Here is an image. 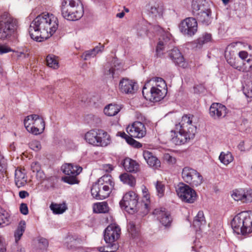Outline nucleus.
<instances>
[{
    "instance_id": "40",
    "label": "nucleus",
    "mask_w": 252,
    "mask_h": 252,
    "mask_svg": "<svg viewBox=\"0 0 252 252\" xmlns=\"http://www.w3.org/2000/svg\"><path fill=\"white\" fill-rule=\"evenodd\" d=\"M50 208L55 214H63L67 209L65 204H58L54 203L51 204Z\"/></svg>"
},
{
    "instance_id": "63",
    "label": "nucleus",
    "mask_w": 252,
    "mask_h": 252,
    "mask_svg": "<svg viewBox=\"0 0 252 252\" xmlns=\"http://www.w3.org/2000/svg\"><path fill=\"white\" fill-rule=\"evenodd\" d=\"M248 123V120L247 119H244L243 120V123L245 125L247 124Z\"/></svg>"
},
{
    "instance_id": "36",
    "label": "nucleus",
    "mask_w": 252,
    "mask_h": 252,
    "mask_svg": "<svg viewBox=\"0 0 252 252\" xmlns=\"http://www.w3.org/2000/svg\"><path fill=\"white\" fill-rule=\"evenodd\" d=\"M117 136H120L122 138L125 139L128 144L135 147L139 148L142 146L141 143L137 142L130 135H127L125 132L119 131L117 133Z\"/></svg>"
},
{
    "instance_id": "13",
    "label": "nucleus",
    "mask_w": 252,
    "mask_h": 252,
    "mask_svg": "<svg viewBox=\"0 0 252 252\" xmlns=\"http://www.w3.org/2000/svg\"><path fill=\"white\" fill-rule=\"evenodd\" d=\"M120 233L121 228L115 223L109 225L104 230V239L105 242L109 244V246L114 247V250L117 249V246L114 242L119 239Z\"/></svg>"
},
{
    "instance_id": "38",
    "label": "nucleus",
    "mask_w": 252,
    "mask_h": 252,
    "mask_svg": "<svg viewBox=\"0 0 252 252\" xmlns=\"http://www.w3.org/2000/svg\"><path fill=\"white\" fill-rule=\"evenodd\" d=\"M58 57L53 55H49L46 57L47 65L53 69H57L59 67V62Z\"/></svg>"
},
{
    "instance_id": "64",
    "label": "nucleus",
    "mask_w": 252,
    "mask_h": 252,
    "mask_svg": "<svg viewBox=\"0 0 252 252\" xmlns=\"http://www.w3.org/2000/svg\"><path fill=\"white\" fill-rule=\"evenodd\" d=\"M222 0L223 2L225 4L227 3L229 1V0Z\"/></svg>"
},
{
    "instance_id": "11",
    "label": "nucleus",
    "mask_w": 252,
    "mask_h": 252,
    "mask_svg": "<svg viewBox=\"0 0 252 252\" xmlns=\"http://www.w3.org/2000/svg\"><path fill=\"white\" fill-rule=\"evenodd\" d=\"M138 195L135 192L130 191L126 192L120 202L121 208L129 214H133L137 210Z\"/></svg>"
},
{
    "instance_id": "1",
    "label": "nucleus",
    "mask_w": 252,
    "mask_h": 252,
    "mask_svg": "<svg viewBox=\"0 0 252 252\" xmlns=\"http://www.w3.org/2000/svg\"><path fill=\"white\" fill-rule=\"evenodd\" d=\"M58 28V19L49 13L37 16L31 23L29 29L32 39L41 42L51 37Z\"/></svg>"
},
{
    "instance_id": "29",
    "label": "nucleus",
    "mask_w": 252,
    "mask_h": 252,
    "mask_svg": "<svg viewBox=\"0 0 252 252\" xmlns=\"http://www.w3.org/2000/svg\"><path fill=\"white\" fill-rule=\"evenodd\" d=\"M206 224V221L202 211H199L195 217L193 226L196 228V230H200L202 227L204 226Z\"/></svg>"
},
{
    "instance_id": "62",
    "label": "nucleus",
    "mask_w": 252,
    "mask_h": 252,
    "mask_svg": "<svg viewBox=\"0 0 252 252\" xmlns=\"http://www.w3.org/2000/svg\"><path fill=\"white\" fill-rule=\"evenodd\" d=\"M10 149L11 150H14L15 147H14V143H13L12 144H10Z\"/></svg>"
},
{
    "instance_id": "60",
    "label": "nucleus",
    "mask_w": 252,
    "mask_h": 252,
    "mask_svg": "<svg viewBox=\"0 0 252 252\" xmlns=\"http://www.w3.org/2000/svg\"><path fill=\"white\" fill-rule=\"evenodd\" d=\"M37 176H39L40 178H42V179H43L44 178V175L43 172H42V174H37Z\"/></svg>"
},
{
    "instance_id": "56",
    "label": "nucleus",
    "mask_w": 252,
    "mask_h": 252,
    "mask_svg": "<svg viewBox=\"0 0 252 252\" xmlns=\"http://www.w3.org/2000/svg\"><path fill=\"white\" fill-rule=\"evenodd\" d=\"M17 53V56L18 58H26L29 56V54L27 52H25L24 51H21V52H16Z\"/></svg>"
},
{
    "instance_id": "15",
    "label": "nucleus",
    "mask_w": 252,
    "mask_h": 252,
    "mask_svg": "<svg viewBox=\"0 0 252 252\" xmlns=\"http://www.w3.org/2000/svg\"><path fill=\"white\" fill-rule=\"evenodd\" d=\"M127 132L132 138H141L146 134V128L143 123L139 121L133 122L126 128Z\"/></svg>"
},
{
    "instance_id": "16",
    "label": "nucleus",
    "mask_w": 252,
    "mask_h": 252,
    "mask_svg": "<svg viewBox=\"0 0 252 252\" xmlns=\"http://www.w3.org/2000/svg\"><path fill=\"white\" fill-rule=\"evenodd\" d=\"M236 201L241 200L244 203L252 202V189H235L231 194Z\"/></svg>"
},
{
    "instance_id": "59",
    "label": "nucleus",
    "mask_w": 252,
    "mask_h": 252,
    "mask_svg": "<svg viewBox=\"0 0 252 252\" xmlns=\"http://www.w3.org/2000/svg\"><path fill=\"white\" fill-rule=\"evenodd\" d=\"M125 13L122 12L117 14V17L120 18H122L124 16Z\"/></svg>"
},
{
    "instance_id": "4",
    "label": "nucleus",
    "mask_w": 252,
    "mask_h": 252,
    "mask_svg": "<svg viewBox=\"0 0 252 252\" xmlns=\"http://www.w3.org/2000/svg\"><path fill=\"white\" fill-rule=\"evenodd\" d=\"M61 12L62 15L66 20L76 21L83 15V5L80 0H63Z\"/></svg>"
},
{
    "instance_id": "57",
    "label": "nucleus",
    "mask_w": 252,
    "mask_h": 252,
    "mask_svg": "<svg viewBox=\"0 0 252 252\" xmlns=\"http://www.w3.org/2000/svg\"><path fill=\"white\" fill-rule=\"evenodd\" d=\"M128 229L131 233L136 231L135 226L133 222H130L129 223Z\"/></svg>"
},
{
    "instance_id": "27",
    "label": "nucleus",
    "mask_w": 252,
    "mask_h": 252,
    "mask_svg": "<svg viewBox=\"0 0 252 252\" xmlns=\"http://www.w3.org/2000/svg\"><path fill=\"white\" fill-rule=\"evenodd\" d=\"M27 177L25 170L17 169L15 172V182L18 188L22 187L27 183Z\"/></svg>"
},
{
    "instance_id": "14",
    "label": "nucleus",
    "mask_w": 252,
    "mask_h": 252,
    "mask_svg": "<svg viewBox=\"0 0 252 252\" xmlns=\"http://www.w3.org/2000/svg\"><path fill=\"white\" fill-rule=\"evenodd\" d=\"M197 27V22L192 17L187 18L183 20L179 27L181 32L189 36H192L195 34Z\"/></svg>"
},
{
    "instance_id": "23",
    "label": "nucleus",
    "mask_w": 252,
    "mask_h": 252,
    "mask_svg": "<svg viewBox=\"0 0 252 252\" xmlns=\"http://www.w3.org/2000/svg\"><path fill=\"white\" fill-rule=\"evenodd\" d=\"M169 58L177 65L185 67L186 63L184 61V58L182 55L181 52L177 48H174L171 50L168 53Z\"/></svg>"
},
{
    "instance_id": "26",
    "label": "nucleus",
    "mask_w": 252,
    "mask_h": 252,
    "mask_svg": "<svg viewBox=\"0 0 252 252\" xmlns=\"http://www.w3.org/2000/svg\"><path fill=\"white\" fill-rule=\"evenodd\" d=\"M192 12L195 16L198 13L205 10L209 7V5L205 0H192Z\"/></svg>"
},
{
    "instance_id": "33",
    "label": "nucleus",
    "mask_w": 252,
    "mask_h": 252,
    "mask_svg": "<svg viewBox=\"0 0 252 252\" xmlns=\"http://www.w3.org/2000/svg\"><path fill=\"white\" fill-rule=\"evenodd\" d=\"M219 159L221 163L224 165H227L233 161L234 157L230 152H221L220 155Z\"/></svg>"
},
{
    "instance_id": "53",
    "label": "nucleus",
    "mask_w": 252,
    "mask_h": 252,
    "mask_svg": "<svg viewBox=\"0 0 252 252\" xmlns=\"http://www.w3.org/2000/svg\"><path fill=\"white\" fill-rule=\"evenodd\" d=\"M6 245L4 239L0 235V252H6Z\"/></svg>"
},
{
    "instance_id": "37",
    "label": "nucleus",
    "mask_w": 252,
    "mask_h": 252,
    "mask_svg": "<svg viewBox=\"0 0 252 252\" xmlns=\"http://www.w3.org/2000/svg\"><path fill=\"white\" fill-rule=\"evenodd\" d=\"M120 180L124 184L130 187H133L135 185L136 181L134 177L131 175L125 173L120 175Z\"/></svg>"
},
{
    "instance_id": "24",
    "label": "nucleus",
    "mask_w": 252,
    "mask_h": 252,
    "mask_svg": "<svg viewBox=\"0 0 252 252\" xmlns=\"http://www.w3.org/2000/svg\"><path fill=\"white\" fill-rule=\"evenodd\" d=\"M103 188H102L100 185L94 183L91 189V194L93 197L98 200H102L108 197L111 192L104 193Z\"/></svg>"
},
{
    "instance_id": "47",
    "label": "nucleus",
    "mask_w": 252,
    "mask_h": 252,
    "mask_svg": "<svg viewBox=\"0 0 252 252\" xmlns=\"http://www.w3.org/2000/svg\"><path fill=\"white\" fill-rule=\"evenodd\" d=\"M13 51L12 49L6 45L0 44V54L2 55Z\"/></svg>"
},
{
    "instance_id": "42",
    "label": "nucleus",
    "mask_w": 252,
    "mask_h": 252,
    "mask_svg": "<svg viewBox=\"0 0 252 252\" xmlns=\"http://www.w3.org/2000/svg\"><path fill=\"white\" fill-rule=\"evenodd\" d=\"M243 92L248 97L252 98V79L248 80L243 86Z\"/></svg>"
},
{
    "instance_id": "61",
    "label": "nucleus",
    "mask_w": 252,
    "mask_h": 252,
    "mask_svg": "<svg viewBox=\"0 0 252 252\" xmlns=\"http://www.w3.org/2000/svg\"><path fill=\"white\" fill-rule=\"evenodd\" d=\"M144 198L147 201H148L149 200L150 197L147 194H146L144 195Z\"/></svg>"
},
{
    "instance_id": "50",
    "label": "nucleus",
    "mask_w": 252,
    "mask_h": 252,
    "mask_svg": "<svg viewBox=\"0 0 252 252\" xmlns=\"http://www.w3.org/2000/svg\"><path fill=\"white\" fill-rule=\"evenodd\" d=\"M211 39V34L209 33H206L205 35L199 39V42L202 43L208 42Z\"/></svg>"
},
{
    "instance_id": "10",
    "label": "nucleus",
    "mask_w": 252,
    "mask_h": 252,
    "mask_svg": "<svg viewBox=\"0 0 252 252\" xmlns=\"http://www.w3.org/2000/svg\"><path fill=\"white\" fill-rule=\"evenodd\" d=\"M182 176L185 182L193 187L200 186L203 182L201 175L196 170L189 167L183 169Z\"/></svg>"
},
{
    "instance_id": "48",
    "label": "nucleus",
    "mask_w": 252,
    "mask_h": 252,
    "mask_svg": "<svg viewBox=\"0 0 252 252\" xmlns=\"http://www.w3.org/2000/svg\"><path fill=\"white\" fill-rule=\"evenodd\" d=\"M164 159L167 161L169 164H173L176 162V159L174 157H173L169 154H166L164 156Z\"/></svg>"
},
{
    "instance_id": "3",
    "label": "nucleus",
    "mask_w": 252,
    "mask_h": 252,
    "mask_svg": "<svg viewBox=\"0 0 252 252\" xmlns=\"http://www.w3.org/2000/svg\"><path fill=\"white\" fill-rule=\"evenodd\" d=\"M166 85L160 77H154L147 81L143 88L142 94L147 99L158 102L164 98L166 94Z\"/></svg>"
},
{
    "instance_id": "2",
    "label": "nucleus",
    "mask_w": 252,
    "mask_h": 252,
    "mask_svg": "<svg viewBox=\"0 0 252 252\" xmlns=\"http://www.w3.org/2000/svg\"><path fill=\"white\" fill-rule=\"evenodd\" d=\"M194 117L184 115L180 122L175 125V131L172 130L171 141L175 145H181L194 138L196 127L192 123Z\"/></svg>"
},
{
    "instance_id": "17",
    "label": "nucleus",
    "mask_w": 252,
    "mask_h": 252,
    "mask_svg": "<svg viewBox=\"0 0 252 252\" xmlns=\"http://www.w3.org/2000/svg\"><path fill=\"white\" fill-rule=\"evenodd\" d=\"M136 83L128 78L122 79L119 83V89L123 93L133 94L137 91Z\"/></svg>"
},
{
    "instance_id": "31",
    "label": "nucleus",
    "mask_w": 252,
    "mask_h": 252,
    "mask_svg": "<svg viewBox=\"0 0 252 252\" xmlns=\"http://www.w3.org/2000/svg\"><path fill=\"white\" fill-rule=\"evenodd\" d=\"M104 45H101L100 43L98 46H96L93 49L86 51L83 55L85 60H87L90 58H94L99 53H101L104 49Z\"/></svg>"
},
{
    "instance_id": "43",
    "label": "nucleus",
    "mask_w": 252,
    "mask_h": 252,
    "mask_svg": "<svg viewBox=\"0 0 252 252\" xmlns=\"http://www.w3.org/2000/svg\"><path fill=\"white\" fill-rule=\"evenodd\" d=\"M156 188L158 195L161 197L163 196L165 187L164 185L160 181H157L156 184Z\"/></svg>"
},
{
    "instance_id": "45",
    "label": "nucleus",
    "mask_w": 252,
    "mask_h": 252,
    "mask_svg": "<svg viewBox=\"0 0 252 252\" xmlns=\"http://www.w3.org/2000/svg\"><path fill=\"white\" fill-rule=\"evenodd\" d=\"M31 167L33 172H36L38 174H42V171H41V165L38 162H33L31 164Z\"/></svg>"
},
{
    "instance_id": "32",
    "label": "nucleus",
    "mask_w": 252,
    "mask_h": 252,
    "mask_svg": "<svg viewBox=\"0 0 252 252\" xmlns=\"http://www.w3.org/2000/svg\"><path fill=\"white\" fill-rule=\"evenodd\" d=\"M229 55L227 54V53H225V58L227 63L231 65L234 68L240 71L241 63L239 59H236L234 57V55H231L230 53Z\"/></svg>"
},
{
    "instance_id": "22",
    "label": "nucleus",
    "mask_w": 252,
    "mask_h": 252,
    "mask_svg": "<svg viewBox=\"0 0 252 252\" xmlns=\"http://www.w3.org/2000/svg\"><path fill=\"white\" fill-rule=\"evenodd\" d=\"M143 156L147 164L153 169H158L160 167V160L151 152L145 151L143 152Z\"/></svg>"
},
{
    "instance_id": "54",
    "label": "nucleus",
    "mask_w": 252,
    "mask_h": 252,
    "mask_svg": "<svg viewBox=\"0 0 252 252\" xmlns=\"http://www.w3.org/2000/svg\"><path fill=\"white\" fill-rule=\"evenodd\" d=\"M239 57L244 61L248 57V54L246 51H242L239 52Z\"/></svg>"
},
{
    "instance_id": "55",
    "label": "nucleus",
    "mask_w": 252,
    "mask_h": 252,
    "mask_svg": "<svg viewBox=\"0 0 252 252\" xmlns=\"http://www.w3.org/2000/svg\"><path fill=\"white\" fill-rule=\"evenodd\" d=\"M102 169L106 172H110L113 169V166L110 164H104L102 166Z\"/></svg>"
},
{
    "instance_id": "44",
    "label": "nucleus",
    "mask_w": 252,
    "mask_h": 252,
    "mask_svg": "<svg viewBox=\"0 0 252 252\" xmlns=\"http://www.w3.org/2000/svg\"><path fill=\"white\" fill-rule=\"evenodd\" d=\"M30 148L33 151H38L41 148V146L39 141L37 140H33L29 143Z\"/></svg>"
},
{
    "instance_id": "20",
    "label": "nucleus",
    "mask_w": 252,
    "mask_h": 252,
    "mask_svg": "<svg viewBox=\"0 0 252 252\" xmlns=\"http://www.w3.org/2000/svg\"><path fill=\"white\" fill-rule=\"evenodd\" d=\"M153 215L163 226L168 227L170 225L172 219L170 214L165 211V208L156 209L153 212Z\"/></svg>"
},
{
    "instance_id": "39",
    "label": "nucleus",
    "mask_w": 252,
    "mask_h": 252,
    "mask_svg": "<svg viewBox=\"0 0 252 252\" xmlns=\"http://www.w3.org/2000/svg\"><path fill=\"white\" fill-rule=\"evenodd\" d=\"M252 70V56H250V58L241 63L240 71L244 72H250Z\"/></svg>"
},
{
    "instance_id": "21",
    "label": "nucleus",
    "mask_w": 252,
    "mask_h": 252,
    "mask_svg": "<svg viewBox=\"0 0 252 252\" xmlns=\"http://www.w3.org/2000/svg\"><path fill=\"white\" fill-rule=\"evenodd\" d=\"M112 62L113 66L111 67H106L105 74L109 76L110 78H115L118 77L120 72L122 70L123 65L122 63L117 58H114Z\"/></svg>"
},
{
    "instance_id": "12",
    "label": "nucleus",
    "mask_w": 252,
    "mask_h": 252,
    "mask_svg": "<svg viewBox=\"0 0 252 252\" xmlns=\"http://www.w3.org/2000/svg\"><path fill=\"white\" fill-rule=\"evenodd\" d=\"M176 192L179 197L184 202L192 203L196 199L197 194L195 190L184 183L178 185Z\"/></svg>"
},
{
    "instance_id": "5",
    "label": "nucleus",
    "mask_w": 252,
    "mask_h": 252,
    "mask_svg": "<svg viewBox=\"0 0 252 252\" xmlns=\"http://www.w3.org/2000/svg\"><path fill=\"white\" fill-rule=\"evenodd\" d=\"M18 27L16 19L5 12L0 17V39L8 40L15 37Z\"/></svg>"
},
{
    "instance_id": "46",
    "label": "nucleus",
    "mask_w": 252,
    "mask_h": 252,
    "mask_svg": "<svg viewBox=\"0 0 252 252\" xmlns=\"http://www.w3.org/2000/svg\"><path fill=\"white\" fill-rule=\"evenodd\" d=\"M4 211L0 207V227L8 222V218L3 213Z\"/></svg>"
},
{
    "instance_id": "28",
    "label": "nucleus",
    "mask_w": 252,
    "mask_h": 252,
    "mask_svg": "<svg viewBox=\"0 0 252 252\" xmlns=\"http://www.w3.org/2000/svg\"><path fill=\"white\" fill-rule=\"evenodd\" d=\"M123 166L125 170L129 172H137L139 169V164L130 158H126L123 161Z\"/></svg>"
},
{
    "instance_id": "7",
    "label": "nucleus",
    "mask_w": 252,
    "mask_h": 252,
    "mask_svg": "<svg viewBox=\"0 0 252 252\" xmlns=\"http://www.w3.org/2000/svg\"><path fill=\"white\" fill-rule=\"evenodd\" d=\"M84 139L87 143L96 147H106L111 142L110 136L101 129L89 130L85 133Z\"/></svg>"
},
{
    "instance_id": "58",
    "label": "nucleus",
    "mask_w": 252,
    "mask_h": 252,
    "mask_svg": "<svg viewBox=\"0 0 252 252\" xmlns=\"http://www.w3.org/2000/svg\"><path fill=\"white\" fill-rule=\"evenodd\" d=\"M19 195L21 198L23 199L28 197L29 195V193L27 191L22 190L19 192Z\"/></svg>"
},
{
    "instance_id": "18",
    "label": "nucleus",
    "mask_w": 252,
    "mask_h": 252,
    "mask_svg": "<svg viewBox=\"0 0 252 252\" xmlns=\"http://www.w3.org/2000/svg\"><path fill=\"white\" fill-rule=\"evenodd\" d=\"M209 114L214 119H219L226 114V107L219 103H213L209 109Z\"/></svg>"
},
{
    "instance_id": "9",
    "label": "nucleus",
    "mask_w": 252,
    "mask_h": 252,
    "mask_svg": "<svg viewBox=\"0 0 252 252\" xmlns=\"http://www.w3.org/2000/svg\"><path fill=\"white\" fill-rule=\"evenodd\" d=\"M63 172L66 175L62 178L64 182L70 185L78 183L76 178L82 170V168L77 165H73L71 163H66L62 166Z\"/></svg>"
},
{
    "instance_id": "34",
    "label": "nucleus",
    "mask_w": 252,
    "mask_h": 252,
    "mask_svg": "<svg viewBox=\"0 0 252 252\" xmlns=\"http://www.w3.org/2000/svg\"><path fill=\"white\" fill-rule=\"evenodd\" d=\"M121 107L117 104H110L104 109V113L108 116H114L120 111Z\"/></svg>"
},
{
    "instance_id": "19",
    "label": "nucleus",
    "mask_w": 252,
    "mask_h": 252,
    "mask_svg": "<svg viewBox=\"0 0 252 252\" xmlns=\"http://www.w3.org/2000/svg\"><path fill=\"white\" fill-rule=\"evenodd\" d=\"M96 183L99 184L102 188H103L104 193L111 192L114 189L115 183L113 178L109 174L104 175L98 179Z\"/></svg>"
},
{
    "instance_id": "8",
    "label": "nucleus",
    "mask_w": 252,
    "mask_h": 252,
    "mask_svg": "<svg viewBox=\"0 0 252 252\" xmlns=\"http://www.w3.org/2000/svg\"><path fill=\"white\" fill-rule=\"evenodd\" d=\"M24 123L27 131L34 135L42 133L45 128V124L43 119L36 114L27 116Z\"/></svg>"
},
{
    "instance_id": "25",
    "label": "nucleus",
    "mask_w": 252,
    "mask_h": 252,
    "mask_svg": "<svg viewBox=\"0 0 252 252\" xmlns=\"http://www.w3.org/2000/svg\"><path fill=\"white\" fill-rule=\"evenodd\" d=\"M195 16L198 21L204 25L208 26L212 22L211 11L209 7L203 11L198 13Z\"/></svg>"
},
{
    "instance_id": "6",
    "label": "nucleus",
    "mask_w": 252,
    "mask_h": 252,
    "mask_svg": "<svg viewBox=\"0 0 252 252\" xmlns=\"http://www.w3.org/2000/svg\"><path fill=\"white\" fill-rule=\"evenodd\" d=\"M231 224L234 231L238 234L252 232V220L248 212H242L235 216Z\"/></svg>"
},
{
    "instance_id": "52",
    "label": "nucleus",
    "mask_w": 252,
    "mask_h": 252,
    "mask_svg": "<svg viewBox=\"0 0 252 252\" xmlns=\"http://www.w3.org/2000/svg\"><path fill=\"white\" fill-rule=\"evenodd\" d=\"M164 43L163 41L160 40L157 45V50H156L157 55L158 56L160 55V53L162 50V49L164 48Z\"/></svg>"
},
{
    "instance_id": "30",
    "label": "nucleus",
    "mask_w": 252,
    "mask_h": 252,
    "mask_svg": "<svg viewBox=\"0 0 252 252\" xmlns=\"http://www.w3.org/2000/svg\"><path fill=\"white\" fill-rule=\"evenodd\" d=\"M148 11L151 15L155 17H161L163 13V9L156 3H149L148 5Z\"/></svg>"
},
{
    "instance_id": "51",
    "label": "nucleus",
    "mask_w": 252,
    "mask_h": 252,
    "mask_svg": "<svg viewBox=\"0 0 252 252\" xmlns=\"http://www.w3.org/2000/svg\"><path fill=\"white\" fill-rule=\"evenodd\" d=\"M20 212L24 215H27L29 213V210L27 204L26 203H21L20 206Z\"/></svg>"
},
{
    "instance_id": "49",
    "label": "nucleus",
    "mask_w": 252,
    "mask_h": 252,
    "mask_svg": "<svg viewBox=\"0 0 252 252\" xmlns=\"http://www.w3.org/2000/svg\"><path fill=\"white\" fill-rule=\"evenodd\" d=\"M38 243L39 244V247L41 249L46 248L48 246V240L44 238H39L38 240Z\"/></svg>"
},
{
    "instance_id": "41",
    "label": "nucleus",
    "mask_w": 252,
    "mask_h": 252,
    "mask_svg": "<svg viewBox=\"0 0 252 252\" xmlns=\"http://www.w3.org/2000/svg\"><path fill=\"white\" fill-rule=\"evenodd\" d=\"M94 211L97 213H105L108 211V204L105 202L96 203L94 205Z\"/></svg>"
},
{
    "instance_id": "35",
    "label": "nucleus",
    "mask_w": 252,
    "mask_h": 252,
    "mask_svg": "<svg viewBox=\"0 0 252 252\" xmlns=\"http://www.w3.org/2000/svg\"><path fill=\"white\" fill-rule=\"evenodd\" d=\"M26 229V222L24 220H21L18 224L17 228L14 232V238L15 242L18 243L21 239Z\"/></svg>"
}]
</instances>
